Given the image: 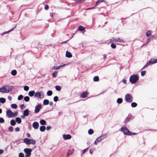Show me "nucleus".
I'll return each instance as SVG.
<instances>
[{
  "mask_svg": "<svg viewBox=\"0 0 157 157\" xmlns=\"http://www.w3.org/2000/svg\"><path fill=\"white\" fill-rule=\"evenodd\" d=\"M139 77L137 75H134L131 76L129 78V81L132 84H135L139 80Z\"/></svg>",
  "mask_w": 157,
  "mask_h": 157,
  "instance_id": "1",
  "label": "nucleus"
},
{
  "mask_svg": "<svg viewBox=\"0 0 157 157\" xmlns=\"http://www.w3.org/2000/svg\"><path fill=\"white\" fill-rule=\"evenodd\" d=\"M12 87L9 86H6L0 88V92L3 93H8L11 91Z\"/></svg>",
  "mask_w": 157,
  "mask_h": 157,
  "instance_id": "2",
  "label": "nucleus"
},
{
  "mask_svg": "<svg viewBox=\"0 0 157 157\" xmlns=\"http://www.w3.org/2000/svg\"><path fill=\"white\" fill-rule=\"evenodd\" d=\"M120 131L122 132L124 135H132V132H130L129 129L126 127H121Z\"/></svg>",
  "mask_w": 157,
  "mask_h": 157,
  "instance_id": "3",
  "label": "nucleus"
},
{
  "mask_svg": "<svg viewBox=\"0 0 157 157\" xmlns=\"http://www.w3.org/2000/svg\"><path fill=\"white\" fill-rule=\"evenodd\" d=\"M157 63V59H151L148 62H147V63L144 66L141 70L147 67L148 66L151 65L152 64L155 63Z\"/></svg>",
  "mask_w": 157,
  "mask_h": 157,
  "instance_id": "4",
  "label": "nucleus"
},
{
  "mask_svg": "<svg viewBox=\"0 0 157 157\" xmlns=\"http://www.w3.org/2000/svg\"><path fill=\"white\" fill-rule=\"evenodd\" d=\"M24 142L26 144H34L36 143L35 140L33 139H29L27 138H25L24 140Z\"/></svg>",
  "mask_w": 157,
  "mask_h": 157,
  "instance_id": "5",
  "label": "nucleus"
},
{
  "mask_svg": "<svg viewBox=\"0 0 157 157\" xmlns=\"http://www.w3.org/2000/svg\"><path fill=\"white\" fill-rule=\"evenodd\" d=\"M24 151L26 155L25 157H30L32 150L31 148H26L24 149Z\"/></svg>",
  "mask_w": 157,
  "mask_h": 157,
  "instance_id": "6",
  "label": "nucleus"
},
{
  "mask_svg": "<svg viewBox=\"0 0 157 157\" xmlns=\"http://www.w3.org/2000/svg\"><path fill=\"white\" fill-rule=\"evenodd\" d=\"M125 99L127 102L131 103L133 101V98L131 94H127L125 95Z\"/></svg>",
  "mask_w": 157,
  "mask_h": 157,
  "instance_id": "7",
  "label": "nucleus"
},
{
  "mask_svg": "<svg viewBox=\"0 0 157 157\" xmlns=\"http://www.w3.org/2000/svg\"><path fill=\"white\" fill-rule=\"evenodd\" d=\"M107 136V135L106 134H103L99 137H98L95 140L94 143L95 144H96L97 143L100 142L104 139L106 138Z\"/></svg>",
  "mask_w": 157,
  "mask_h": 157,
  "instance_id": "8",
  "label": "nucleus"
},
{
  "mask_svg": "<svg viewBox=\"0 0 157 157\" xmlns=\"http://www.w3.org/2000/svg\"><path fill=\"white\" fill-rule=\"evenodd\" d=\"M44 93L41 92H38L35 93L34 97H39L40 98H42L44 97Z\"/></svg>",
  "mask_w": 157,
  "mask_h": 157,
  "instance_id": "9",
  "label": "nucleus"
},
{
  "mask_svg": "<svg viewBox=\"0 0 157 157\" xmlns=\"http://www.w3.org/2000/svg\"><path fill=\"white\" fill-rule=\"evenodd\" d=\"M41 108V104H39V105H36L35 107V109L34 112L35 113H38Z\"/></svg>",
  "mask_w": 157,
  "mask_h": 157,
  "instance_id": "10",
  "label": "nucleus"
},
{
  "mask_svg": "<svg viewBox=\"0 0 157 157\" xmlns=\"http://www.w3.org/2000/svg\"><path fill=\"white\" fill-rule=\"evenodd\" d=\"M6 113L8 118H10L13 117V112L10 110H7L6 111Z\"/></svg>",
  "mask_w": 157,
  "mask_h": 157,
  "instance_id": "11",
  "label": "nucleus"
},
{
  "mask_svg": "<svg viewBox=\"0 0 157 157\" xmlns=\"http://www.w3.org/2000/svg\"><path fill=\"white\" fill-rule=\"evenodd\" d=\"M63 138L65 140H69L71 138V136L69 134H64L63 135Z\"/></svg>",
  "mask_w": 157,
  "mask_h": 157,
  "instance_id": "12",
  "label": "nucleus"
},
{
  "mask_svg": "<svg viewBox=\"0 0 157 157\" xmlns=\"http://www.w3.org/2000/svg\"><path fill=\"white\" fill-rule=\"evenodd\" d=\"M33 127L35 129H37L39 126V124L38 122L35 121L34 122L32 125Z\"/></svg>",
  "mask_w": 157,
  "mask_h": 157,
  "instance_id": "13",
  "label": "nucleus"
},
{
  "mask_svg": "<svg viewBox=\"0 0 157 157\" xmlns=\"http://www.w3.org/2000/svg\"><path fill=\"white\" fill-rule=\"evenodd\" d=\"M113 41H115L118 42H124L125 41L122 39H121L120 38H116L113 40Z\"/></svg>",
  "mask_w": 157,
  "mask_h": 157,
  "instance_id": "14",
  "label": "nucleus"
},
{
  "mask_svg": "<svg viewBox=\"0 0 157 157\" xmlns=\"http://www.w3.org/2000/svg\"><path fill=\"white\" fill-rule=\"evenodd\" d=\"M65 65V64L63 65H59L58 66H54L52 68V69L53 70H58L60 69V68L63 67Z\"/></svg>",
  "mask_w": 157,
  "mask_h": 157,
  "instance_id": "15",
  "label": "nucleus"
},
{
  "mask_svg": "<svg viewBox=\"0 0 157 157\" xmlns=\"http://www.w3.org/2000/svg\"><path fill=\"white\" fill-rule=\"evenodd\" d=\"M87 94L88 93L84 91L82 93L80 97L83 98H86L87 97Z\"/></svg>",
  "mask_w": 157,
  "mask_h": 157,
  "instance_id": "16",
  "label": "nucleus"
},
{
  "mask_svg": "<svg viewBox=\"0 0 157 157\" xmlns=\"http://www.w3.org/2000/svg\"><path fill=\"white\" fill-rule=\"evenodd\" d=\"M29 109H26L24 111L23 114H24V115L25 116H27L29 115Z\"/></svg>",
  "mask_w": 157,
  "mask_h": 157,
  "instance_id": "17",
  "label": "nucleus"
},
{
  "mask_svg": "<svg viewBox=\"0 0 157 157\" xmlns=\"http://www.w3.org/2000/svg\"><path fill=\"white\" fill-rule=\"evenodd\" d=\"M35 94V92L34 90H32L31 91H30L28 93V95L31 97H32L33 96V95L34 96V95Z\"/></svg>",
  "mask_w": 157,
  "mask_h": 157,
  "instance_id": "18",
  "label": "nucleus"
},
{
  "mask_svg": "<svg viewBox=\"0 0 157 157\" xmlns=\"http://www.w3.org/2000/svg\"><path fill=\"white\" fill-rule=\"evenodd\" d=\"M66 56L67 57L70 58L72 57V55L70 52L68 51H67L66 54Z\"/></svg>",
  "mask_w": 157,
  "mask_h": 157,
  "instance_id": "19",
  "label": "nucleus"
},
{
  "mask_svg": "<svg viewBox=\"0 0 157 157\" xmlns=\"http://www.w3.org/2000/svg\"><path fill=\"white\" fill-rule=\"evenodd\" d=\"M15 121L18 124H20L21 122V120L20 117H17L15 119Z\"/></svg>",
  "mask_w": 157,
  "mask_h": 157,
  "instance_id": "20",
  "label": "nucleus"
},
{
  "mask_svg": "<svg viewBox=\"0 0 157 157\" xmlns=\"http://www.w3.org/2000/svg\"><path fill=\"white\" fill-rule=\"evenodd\" d=\"M131 119V117L130 116H128L125 119L124 122V123H127Z\"/></svg>",
  "mask_w": 157,
  "mask_h": 157,
  "instance_id": "21",
  "label": "nucleus"
},
{
  "mask_svg": "<svg viewBox=\"0 0 157 157\" xmlns=\"http://www.w3.org/2000/svg\"><path fill=\"white\" fill-rule=\"evenodd\" d=\"M49 102L47 99H44L43 102V104L44 105H47L49 104Z\"/></svg>",
  "mask_w": 157,
  "mask_h": 157,
  "instance_id": "22",
  "label": "nucleus"
},
{
  "mask_svg": "<svg viewBox=\"0 0 157 157\" xmlns=\"http://www.w3.org/2000/svg\"><path fill=\"white\" fill-rule=\"evenodd\" d=\"M40 123L41 125H44L46 124V121L45 120L42 119L40 121Z\"/></svg>",
  "mask_w": 157,
  "mask_h": 157,
  "instance_id": "23",
  "label": "nucleus"
},
{
  "mask_svg": "<svg viewBox=\"0 0 157 157\" xmlns=\"http://www.w3.org/2000/svg\"><path fill=\"white\" fill-rule=\"evenodd\" d=\"M46 129V127L44 126H42L40 127V130L41 132H44Z\"/></svg>",
  "mask_w": 157,
  "mask_h": 157,
  "instance_id": "24",
  "label": "nucleus"
},
{
  "mask_svg": "<svg viewBox=\"0 0 157 157\" xmlns=\"http://www.w3.org/2000/svg\"><path fill=\"white\" fill-rule=\"evenodd\" d=\"M117 103L118 104H121L123 102V99L121 98H119L117 100Z\"/></svg>",
  "mask_w": 157,
  "mask_h": 157,
  "instance_id": "25",
  "label": "nucleus"
},
{
  "mask_svg": "<svg viewBox=\"0 0 157 157\" xmlns=\"http://www.w3.org/2000/svg\"><path fill=\"white\" fill-rule=\"evenodd\" d=\"M74 152V150L73 149H71V150L70 149L67 153V155H71Z\"/></svg>",
  "mask_w": 157,
  "mask_h": 157,
  "instance_id": "26",
  "label": "nucleus"
},
{
  "mask_svg": "<svg viewBox=\"0 0 157 157\" xmlns=\"http://www.w3.org/2000/svg\"><path fill=\"white\" fill-rule=\"evenodd\" d=\"M10 124L12 126H14L15 125L16 123L15 120L13 119L10 121Z\"/></svg>",
  "mask_w": 157,
  "mask_h": 157,
  "instance_id": "27",
  "label": "nucleus"
},
{
  "mask_svg": "<svg viewBox=\"0 0 157 157\" xmlns=\"http://www.w3.org/2000/svg\"><path fill=\"white\" fill-rule=\"evenodd\" d=\"M17 71L15 70H13L11 71V75L13 76H15L16 75Z\"/></svg>",
  "mask_w": 157,
  "mask_h": 157,
  "instance_id": "28",
  "label": "nucleus"
},
{
  "mask_svg": "<svg viewBox=\"0 0 157 157\" xmlns=\"http://www.w3.org/2000/svg\"><path fill=\"white\" fill-rule=\"evenodd\" d=\"M104 1L103 0H98L96 2V5L95 6H97L101 2H104Z\"/></svg>",
  "mask_w": 157,
  "mask_h": 157,
  "instance_id": "29",
  "label": "nucleus"
},
{
  "mask_svg": "<svg viewBox=\"0 0 157 157\" xmlns=\"http://www.w3.org/2000/svg\"><path fill=\"white\" fill-rule=\"evenodd\" d=\"M24 99L26 102H28L30 98L29 96H26L24 97Z\"/></svg>",
  "mask_w": 157,
  "mask_h": 157,
  "instance_id": "30",
  "label": "nucleus"
},
{
  "mask_svg": "<svg viewBox=\"0 0 157 157\" xmlns=\"http://www.w3.org/2000/svg\"><path fill=\"white\" fill-rule=\"evenodd\" d=\"M0 102L2 103H5L6 102V99L3 98H2V97L0 98Z\"/></svg>",
  "mask_w": 157,
  "mask_h": 157,
  "instance_id": "31",
  "label": "nucleus"
},
{
  "mask_svg": "<svg viewBox=\"0 0 157 157\" xmlns=\"http://www.w3.org/2000/svg\"><path fill=\"white\" fill-rule=\"evenodd\" d=\"M94 131L93 129H90L88 130V134L90 135H91L92 134L94 133Z\"/></svg>",
  "mask_w": 157,
  "mask_h": 157,
  "instance_id": "32",
  "label": "nucleus"
},
{
  "mask_svg": "<svg viewBox=\"0 0 157 157\" xmlns=\"http://www.w3.org/2000/svg\"><path fill=\"white\" fill-rule=\"evenodd\" d=\"M137 105V104L135 102H133L131 104V106L133 108L136 107Z\"/></svg>",
  "mask_w": 157,
  "mask_h": 157,
  "instance_id": "33",
  "label": "nucleus"
},
{
  "mask_svg": "<svg viewBox=\"0 0 157 157\" xmlns=\"http://www.w3.org/2000/svg\"><path fill=\"white\" fill-rule=\"evenodd\" d=\"M99 80V78L98 76H95L94 78V82H98Z\"/></svg>",
  "mask_w": 157,
  "mask_h": 157,
  "instance_id": "34",
  "label": "nucleus"
},
{
  "mask_svg": "<svg viewBox=\"0 0 157 157\" xmlns=\"http://www.w3.org/2000/svg\"><path fill=\"white\" fill-rule=\"evenodd\" d=\"M52 94V92L51 90H48L47 91V95L48 96H51Z\"/></svg>",
  "mask_w": 157,
  "mask_h": 157,
  "instance_id": "35",
  "label": "nucleus"
},
{
  "mask_svg": "<svg viewBox=\"0 0 157 157\" xmlns=\"http://www.w3.org/2000/svg\"><path fill=\"white\" fill-rule=\"evenodd\" d=\"M11 107L13 109H16L17 107V105L16 104H13L11 105Z\"/></svg>",
  "mask_w": 157,
  "mask_h": 157,
  "instance_id": "36",
  "label": "nucleus"
},
{
  "mask_svg": "<svg viewBox=\"0 0 157 157\" xmlns=\"http://www.w3.org/2000/svg\"><path fill=\"white\" fill-rule=\"evenodd\" d=\"M56 90L58 91H59L61 90V87L60 86H55Z\"/></svg>",
  "mask_w": 157,
  "mask_h": 157,
  "instance_id": "37",
  "label": "nucleus"
},
{
  "mask_svg": "<svg viewBox=\"0 0 157 157\" xmlns=\"http://www.w3.org/2000/svg\"><path fill=\"white\" fill-rule=\"evenodd\" d=\"M146 35L148 37L150 36L151 35V31H147L146 32Z\"/></svg>",
  "mask_w": 157,
  "mask_h": 157,
  "instance_id": "38",
  "label": "nucleus"
},
{
  "mask_svg": "<svg viewBox=\"0 0 157 157\" xmlns=\"http://www.w3.org/2000/svg\"><path fill=\"white\" fill-rule=\"evenodd\" d=\"M85 29L82 26H80L79 27V30L80 31H83Z\"/></svg>",
  "mask_w": 157,
  "mask_h": 157,
  "instance_id": "39",
  "label": "nucleus"
},
{
  "mask_svg": "<svg viewBox=\"0 0 157 157\" xmlns=\"http://www.w3.org/2000/svg\"><path fill=\"white\" fill-rule=\"evenodd\" d=\"M24 89L25 91H27L29 90V88L28 86H26L24 87Z\"/></svg>",
  "mask_w": 157,
  "mask_h": 157,
  "instance_id": "40",
  "label": "nucleus"
},
{
  "mask_svg": "<svg viewBox=\"0 0 157 157\" xmlns=\"http://www.w3.org/2000/svg\"><path fill=\"white\" fill-rule=\"evenodd\" d=\"M23 96L22 95H19L18 97V100L19 101L21 100L23 98Z\"/></svg>",
  "mask_w": 157,
  "mask_h": 157,
  "instance_id": "41",
  "label": "nucleus"
},
{
  "mask_svg": "<svg viewBox=\"0 0 157 157\" xmlns=\"http://www.w3.org/2000/svg\"><path fill=\"white\" fill-rule=\"evenodd\" d=\"M111 46L112 48H116V45L115 44L112 43L111 44Z\"/></svg>",
  "mask_w": 157,
  "mask_h": 157,
  "instance_id": "42",
  "label": "nucleus"
},
{
  "mask_svg": "<svg viewBox=\"0 0 157 157\" xmlns=\"http://www.w3.org/2000/svg\"><path fill=\"white\" fill-rule=\"evenodd\" d=\"M58 99V97L57 96H55L53 98L54 101L55 102H57Z\"/></svg>",
  "mask_w": 157,
  "mask_h": 157,
  "instance_id": "43",
  "label": "nucleus"
},
{
  "mask_svg": "<svg viewBox=\"0 0 157 157\" xmlns=\"http://www.w3.org/2000/svg\"><path fill=\"white\" fill-rule=\"evenodd\" d=\"M17 114L18 113L17 111H14L13 112V117H16L17 116Z\"/></svg>",
  "mask_w": 157,
  "mask_h": 157,
  "instance_id": "44",
  "label": "nucleus"
},
{
  "mask_svg": "<svg viewBox=\"0 0 157 157\" xmlns=\"http://www.w3.org/2000/svg\"><path fill=\"white\" fill-rule=\"evenodd\" d=\"M146 71H142L141 72V75L142 76H144L145 75Z\"/></svg>",
  "mask_w": 157,
  "mask_h": 157,
  "instance_id": "45",
  "label": "nucleus"
},
{
  "mask_svg": "<svg viewBox=\"0 0 157 157\" xmlns=\"http://www.w3.org/2000/svg\"><path fill=\"white\" fill-rule=\"evenodd\" d=\"M57 72L56 71H54L52 74V76L54 77H56L57 75Z\"/></svg>",
  "mask_w": 157,
  "mask_h": 157,
  "instance_id": "46",
  "label": "nucleus"
},
{
  "mask_svg": "<svg viewBox=\"0 0 157 157\" xmlns=\"http://www.w3.org/2000/svg\"><path fill=\"white\" fill-rule=\"evenodd\" d=\"M8 130L10 132H12L13 131V128L12 126H10Z\"/></svg>",
  "mask_w": 157,
  "mask_h": 157,
  "instance_id": "47",
  "label": "nucleus"
},
{
  "mask_svg": "<svg viewBox=\"0 0 157 157\" xmlns=\"http://www.w3.org/2000/svg\"><path fill=\"white\" fill-rule=\"evenodd\" d=\"M4 122V120L3 118L0 117V123H2Z\"/></svg>",
  "mask_w": 157,
  "mask_h": 157,
  "instance_id": "48",
  "label": "nucleus"
},
{
  "mask_svg": "<svg viewBox=\"0 0 157 157\" xmlns=\"http://www.w3.org/2000/svg\"><path fill=\"white\" fill-rule=\"evenodd\" d=\"M88 148H86L85 149L83 150L82 151V154H83L85 153L88 150Z\"/></svg>",
  "mask_w": 157,
  "mask_h": 157,
  "instance_id": "49",
  "label": "nucleus"
},
{
  "mask_svg": "<svg viewBox=\"0 0 157 157\" xmlns=\"http://www.w3.org/2000/svg\"><path fill=\"white\" fill-rule=\"evenodd\" d=\"M19 157H24V155L23 153H20L19 154Z\"/></svg>",
  "mask_w": 157,
  "mask_h": 157,
  "instance_id": "50",
  "label": "nucleus"
},
{
  "mask_svg": "<svg viewBox=\"0 0 157 157\" xmlns=\"http://www.w3.org/2000/svg\"><path fill=\"white\" fill-rule=\"evenodd\" d=\"M20 107L21 109H22L23 108H25V106L24 104H22L20 106Z\"/></svg>",
  "mask_w": 157,
  "mask_h": 157,
  "instance_id": "51",
  "label": "nucleus"
},
{
  "mask_svg": "<svg viewBox=\"0 0 157 157\" xmlns=\"http://www.w3.org/2000/svg\"><path fill=\"white\" fill-rule=\"evenodd\" d=\"M20 129L19 127H17L15 128V131L16 132H18L20 131Z\"/></svg>",
  "mask_w": 157,
  "mask_h": 157,
  "instance_id": "52",
  "label": "nucleus"
},
{
  "mask_svg": "<svg viewBox=\"0 0 157 157\" xmlns=\"http://www.w3.org/2000/svg\"><path fill=\"white\" fill-rule=\"evenodd\" d=\"M49 8V6L48 5H46L45 6L44 9L46 10H48Z\"/></svg>",
  "mask_w": 157,
  "mask_h": 157,
  "instance_id": "53",
  "label": "nucleus"
},
{
  "mask_svg": "<svg viewBox=\"0 0 157 157\" xmlns=\"http://www.w3.org/2000/svg\"><path fill=\"white\" fill-rule=\"evenodd\" d=\"M51 127L50 126H48L46 127V129L47 130H49L51 129Z\"/></svg>",
  "mask_w": 157,
  "mask_h": 157,
  "instance_id": "54",
  "label": "nucleus"
},
{
  "mask_svg": "<svg viewBox=\"0 0 157 157\" xmlns=\"http://www.w3.org/2000/svg\"><path fill=\"white\" fill-rule=\"evenodd\" d=\"M13 29H11L9 30L8 32H6L4 34L6 33H8L10 32H11V31H13Z\"/></svg>",
  "mask_w": 157,
  "mask_h": 157,
  "instance_id": "55",
  "label": "nucleus"
},
{
  "mask_svg": "<svg viewBox=\"0 0 157 157\" xmlns=\"http://www.w3.org/2000/svg\"><path fill=\"white\" fill-rule=\"evenodd\" d=\"M122 82L124 83H126V81L125 79H123L122 80Z\"/></svg>",
  "mask_w": 157,
  "mask_h": 157,
  "instance_id": "56",
  "label": "nucleus"
},
{
  "mask_svg": "<svg viewBox=\"0 0 157 157\" xmlns=\"http://www.w3.org/2000/svg\"><path fill=\"white\" fill-rule=\"evenodd\" d=\"M150 38H148L147 39V44L148 43V42L150 41Z\"/></svg>",
  "mask_w": 157,
  "mask_h": 157,
  "instance_id": "57",
  "label": "nucleus"
},
{
  "mask_svg": "<svg viewBox=\"0 0 157 157\" xmlns=\"http://www.w3.org/2000/svg\"><path fill=\"white\" fill-rule=\"evenodd\" d=\"M8 98L10 101L12 99V97L10 96H8Z\"/></svg>",
  "mask_w": 157,
  "mask_h": 157,
  "instance_id": "58",
  "label": "nucleus"
},
{
  "mask_svg": "<svg viewBox=\"0 0 157 157\" xmlns=\"http://www.w3.org/2000/svg\"><path fill=\"white\" fill-rule=\"evenodd\" d=\"M103 57H104V60H105L107 58L106 55H103Z\"/></svg>",
  "mask_w": 157,
  "mask_h": 157,
  "instance_id": "59",
  "label": "nucleus"
},
{
  "mask_svg": "<svg viewBox=\"0 0 157 157\" xmlns=\"http://www.w3.org/2000/svg\"><path fill=\"white\" fill-rule=\"evenodd\" d=\"M27 136L28 137L30 138V135L29 133H27Z\"/></svg>",
  "mask_w": 157,
  "mask_h": 157,
  "instance_id": "60",
  "label": "nucleus"
},
{
  "mask_svg": "<svg viewBox=\"0 0 157 157\" xmlns=\"http://www.w3.org/2000/svg\"><path fill=\"white\" fill-rule=\"evenodd\" d=\"M3 150L2 149H0V154L2 153L3 152Z\"/></svg>",
  "mask_w": 157,
  "mask_h": 157,
  "instance_id": "61",
  "label": "nucleus"
},
{
  "mask_svg": "<svg viewBox=\"0 0 157 157\" xmlns=\"http://www.w3.org/2000/svg\"><path fill=\"white\" fill-rule=\"evenodd\" d=\"M49 103V104L50 105H53V102L52 101H51Z\"/></svg>",
  "mask_w": 157,
  "mask_h": 157,
  "instance_id": "62",
  "label": "nucleus"
},
{
  "mask_svg": "<svg viewBox=\"0 0 157 157\" xmlns=\"http://www.w3.org/2000/svg\"><path fill=\"white\" fill-rule=\"evenodd\" d=\"M26 116H25L24 115V114H23V115H22L21 116V117L22 118H25V117Z\"/></svg>",
  "mask_w": 157,
  "mask_h": 157,
  "instance_id": "63",
  "label": "nucleus"
},
{
  "mask_svg": "<svg viewBox=\"0 0 157 157\" xmlns=\"http://www.w3.org/2000/svg\"><path fill=\"white\" fill-rule=\"evenodd\" d=\"M94 8V7H91V8H88V9H87V10H90V9H92Z\"/></svg>",
  "mask_w": 157,
  "mask_h": 157,
  "instance_id": "64",
  "label": "nucleus"
}]
</instances>
